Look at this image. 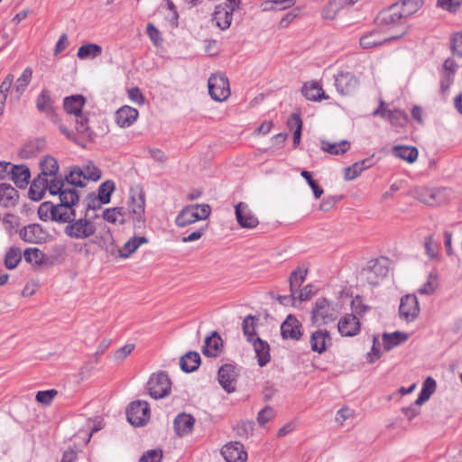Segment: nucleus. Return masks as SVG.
Returning a JSON list of instances; mask_svg holds the SVG:
<instances>
[{
  "instance_id": "c03bdc74",
  "label": "nucleus",
  "mask_w": 462,
  "mask_h": 462,
  "mask_svg": "<svg viewBox=\"0 0 462 462\" xmlns=\"http://www.w3.org/2000/svg\"><path fill=\"white\" fill-rule=\"evenodd\" d=\"M457 67V62L451 58H448L444 61L442 68L445 79L441 81V88L443 91L448 88L449 84L452 81V77L456 73Z\"/></svg>"
},
{
  "instance_id": "9d476101",
  "label": "nucleus",
  "mask_w": 462,
  "mask_h": 462,
  "mask_svg": "<svg viewBox=\"0 0 462 462\" xmlns=\"http://www.w3.org/2000/svg\"><path fill=\"white\" fill-rule=\"evenodd\" d=\"M337 318L335 309L327 299H319L311 311L312 321L318 326L334 321Z\"/></svg>"
},
{
  "instance_id": "f3484780",
  "label": "nucleus",
  "mask_w": 462,
  "mask_h": 462,
  "mask_svg": "<svg viewBox=\"0 0 462 462\" xmlns=\"http://www.w3.org/2000/svg\"><path fill=\"white\" fill-rule=\"evenodd\" d=\"M221 454L226 462H245L247 458L244 445L237 441L225 445Z\"/></svg>"
},
{
  "instance_id": "72a5a7b5",
  "label": "nucleus",
  "mask_w": 462,
  "mask_h": 462,
  "mask_svg": "<svg viewBox=\"0 0 462 462\" xmlns=\"http://www.w3.org/2000/svg\"><path fill=\"white\" fill-rule=\"evenodd\" d=\"M84 104L85 97L82 95H74L65 97L63 106L68 114L77 116L82 113Z\"/></svg>"
},
{
  "instance_id": "aec40b11",
  "label": "nucleus",
  "mask_w": 462,
  "mask_h": 462,
  "mask_svg": "<svg viewBox=\"0 0 462 462\" xmlns=\"http://www.w3.org/2000/svg\"><path fill=\"white\" fill-rule=\"evenodd\" d=\"M281 334L285 339L298 340L301 337V324L293 315L290 314L281 326Z\"/></svg>"
},
{
  "instance_id": "69168bd1",
  "label": "nucleus",
  "mask_w": 462,
  "mask_h": 462,
  "mask_svg": "<svg viewBox=\"0 0 462 462\" xmlns=\"http://www.w3.org/2000/svg\"><path fill=\"white\" fill-rule=\"evenodd\" d=\"M351 310L355 313L354 315L363 316L370 310V307L363 302L362 297L356 296L351 301Z\"/></svg>"
},
{
  "instance_id": "4c0bfd02",
  "label": "nucleus",
  "mask_w": 462,
  "mask_h": 462,
  "mask_svg": "<svg viewBox=\"0 0 462 462\" xmlns=\"http://www.w3.org/2000/svg\"><path fill=\"white\" fill-rule=\"evenodd\" d=\"M408 334L395 331L393 333L388 334L384 333L383 335V346L386 351H390L393 347L399 346L400 344L405 342L408 339Z\"/></svg>"
},
{
  "instance_id": "4468645a",
  "label": "nucleus",
  "mask_w": 462,
  "mask_h": 462,
  "mask_svg": "<svg viewBox=\"0 0 462 462\" xmlns=\"http://www.w3.org/2000/svg\"><path fill=\"white\" fill-rule=\"evenodd\" d=\"M58 179L59 178L48 180L39 174L38 177L35 178L31 184L28 191L29 198L34 201L41 200L43 198L46 190H49L51 193V187L53 183L56 182V180H58Z\"/></svg>"
},
{
  "instance_id": "603ef678",
  "label": "nucleus",
  "mask_w": 462,
  "mask_h": 462,
  "mask_svg": "<svg viewBox=\"0 0 462 462\" xmlns=\"http://www.w3.org/2000/svg\"><path fill=\"white\" fill-rule=\"evenodd\" d=\"M439 285V275L431 273L429 274L426 282L418 289V292L421 295H431L435 292Z\"/></svg>"
},
{
  "instance_id": "6ab92c4d",
  "label": "nucleus",
  "mask_w": 462,
  "mask_h": 462,
  "mask_svg": "<svg viewBox=\"0 0 462 462\" xmlns=\"http://www.w3.org/2000/svg\"><path fill=\"white\" fill-rule=\"evenodd\" d=\"M338 332L343 337H353L360 331L359 319L354 314H346L337 324Z\"/></svg>"
},
{
  "instance_id": "a18cd8bd",
  "label": "nucleus",
  "mask_w": 462,
  "mask_h": 462,
  "mask_svg": "<svg viewBox=\"0 0 462 462\" xmlns=\"http://www.w3.org/2000/svg\"><path fill=\"white\" fill-rule=\"evenodd\" d=\"M258 319L253 315L246 316L242 323L243 333L249 342H254L256 336V321Z\"/></svg>"
},
{
  "instance_id": "a878e982",
  "label": "nucleus",
  "mask_w": 462,
  "mask_h": 462,
  "mask_svg": "<svg viewBox=\"0 0 462 462\" xmlns=\"http://www.w3.org/2000/svg\"><path fill=\"white\" fill-rule=\"evenodd\" d=\"M42 172L40 175L43 176L47 179V177H50L51 179L55 178H62L61 175H59V163L58 161L51 156L46 155L42 158V160L40 162Z\"/></svg>"
},
{
  "instance_id": "e2e57ef3",
  "label": "nucleus",
  "mask_w": 462,
  "mask_h": 462,
  "mask_svg": "<svg viewBox=\"0 0 462 462\" xmlns=\"http://www.w3.org/2000/svg\"><path fill=\"white\" fill-rule=\"evenodd\" d=\"M54 208L55 204H52L51 202L46 201L42 203L38 208L39 217L43 221H46L49 218L53 220Z\"/></svg>"
},
{
  "instance_id": "ddd939ff",
  "label": "nucleus",
  "mask_w": 462,
  "mask_h": 462,
  "mask_svg": "<svg viewBox=\"0 0 462 462\" xmlns=\"http://www.w3.org/2000/svg\"><path fill=\"white\" fill-rule=\"evenodd\" d=\"M237 376L238 374L236 370V367L231 364L223 365L217 373L220 385L228 393H234L236 391Z\"/></svg>"
},
{
  "instance_id": "a19ab883",
  "label": "nucleus",
  "mask_w": 462,
  "mask_h": 462,
  "mask_svg": "<svg viewBox=\"0 0 462 462\" xmlns=\"http://www.w3.org/2000/svg\"><path fill=\"white\" fill-rule=\"evenodd\" d=\"M295 0H266L261 3L260 8L263 12L282 11L292 7Z\"/></svg>"
},
{
  "instance_id": "2f4dec72",
  "label": "nucleus",
  "mask_w": 462,
  "mask_h": 462,
  "mask_svg": "<svg viewBox=\"0 0 462 462\" xmlns=\"http://www.w3.org/2000/svg\"><path fill=\"white\" fill-rule=\"evenodd\" d=\"M252 344L254 347L259 365L264 366L270 362L271 358L269 344L266 341L262 340L259 337H256Z\"/></svg>"
},
{
  "instance_id": "393cba45",
  "label": "nucleus",
  "mask_w": 462,
  "mask_h": 462,
  "mask_svg": "<svg viewBox=\"0 0 462 462\" xmlns=\"http://www.w3.org/2000/svg\"><path fill=\"white\" fill-rule=\"evenodd\" d=\"M195 419L187 413L179 414L173 421L174 430L180 437L189 434L194 427Z\"/></svg>"
},
{
  "instance_id": "ea45409f",
  "label": "nucleus",
  "mask_w": 462,
  "mask_h": 462,
  "mask_svg": "<svg viewBox=\"0 0 462 462\" xmlns=\"http://www.w3.org/2000/svg\"><path fill=\"white\" fill-rule=\"evenodd\" d=\"M102 54V47L96 43H87L80 46L77 56L80 60H93Z\"/></svg>"
},
{
  "instance_id": "7ed1b4c3",
  "label": "nucleus",
  "mask_w": 462,
  "mask_h": 462,
  "mask_svg": "<svg viewBox=\"0 0 462 462\" xmlns=\"http://www.w3.org/2000/svg\"><path fill=\"white\" fill-rule=\"evenodd\" d=\"M211 213L208 204H195L185 207L176 217L175 223L178 226H187L198 220L207 219Z\"/></svg>"
},
{
  "instance_id": "f03ea898",
  "label": "nucleus",
  "mask_w": 462,
  "mask_h": 462,
  "mask_svg": "<svg viewBox=\"0 0 462 462\" xmlns=\"http://www.w3.org/2000/svg\"><path fill=\"white\" fill-rule=\"evenodd\" d=\"M101 177V171L92 162H88L82 168L74 166L65 180L68 184L76 187H84L85 180L97 181Z\"/></svg>"
},
{
  "instance_id": "864d4df0",
  "label": "nucleus",
  "mask_w": 462,
  "mask_h": 462,
  "mask_svg": "<svg viewBox=\"0 0 462 462\" xmlns=\"http://www.w3.org/2000/svg\"><path fill=\"white\" fill-rule=\"evenodd\" d=\"M32 77V69L29 67L23 69L22 75L16 79L14 89L19 94H23L28 85L30 84Z\"/></svg>"
},
{
  "instance_id": "423d86ee",
  "label": "nucleus",
  "mask_w": 462,
  "mask_h": 462,
  "mask_svg": "<svg viewBox=\"0 0 462 462\" xmlns=\"http://www.w3.org/2000/svg\"><path fill=\"white\" fill-rule=\"evenodd\" d=\"M96 232V226L87 217L73 218L64 228V233L73 239H87Z\"/></svg>"
},
{
  "instance_id": "09e8293b",
  "label": "nucleus",
  "mask_w": 462,
  "mask_h": 462,
  "mask_svg": "<svg viewBox=\"0 0 462 462\" xmlns=\"http://www.w3.org/2000/svg\"><path fill=\"white\" fill-rule=\"evenodd\" d=\"M125 211L123 208H106L103 212V218L112 224H124L125 223Z\"/></svg>"
},
{
  "instance_id": "cd10ccee",
  "label": "nucleus",
  "mask_w": 462,
  "mask_h": 462,
  "mask_svg": "<svg viewBox=\"0 0 462 462\" xmlns=\"http://www.w3.org/2000/svg\"><path fill=\"white\" fill-rule=\"evenodd\" d=\"M10 173L12 175V180L14 184L20 188L23 189L29 183V180L31 177L30 170L25 165H14L12 166V170H10Z\"/></svg>"
},
{
  "instance_id": "c9c22d12",
  "label": "nucleus",
  "mask_w": 462,
  "mask_h": 462,
  "mask_svg": "<svg viewBox=\"0 0 462 462\" xmlns=\"http://www.w3.org/2000/svg\"><path fill=\"white\" fill-rule=\"evenodd\" d=\"M147 243L148 239L145 236H133L127 242H125L123 248L119 250V256L121 258H128L142 245Z\"/></svg>"
},
{
  "instance_id": "58836bf2",
  "label": "nucleus",
  "mask_w": 462,
  "mask_h": 462,
  "mask_svg": "<svg viewBox=\"0 0 462 462\" xmlns=\"http://www.w3.org/2000/svg\"><path fill=\"white\" fill-rule=\"evenodd\" d=\"M393 154L410 163L414 162L419 155L418 150L412 146L396 145L393 148Z\"/></svg>"
},
{
  "instance_id": "c85d7f7f",
  "label": "nucleus",
  "mask_w": 462,
  "mask_h": 462,
  "mask_svg": "<svg viewBox=\"0 0 462 462\" xmlns=\"http://www.w3.org/2000/svg\"><path fill=\"white\" fill-rule=\"evenodd\" d=\"M301 92L307 99L311 101H320L328 98L318 82L305 83L301 88Z\"/></svg>"
},
{
  "instance_id": "f704fd0d",
  "label": "nucleus",
  "mask_w": 462,
  "mask_h": 462,
  "mask_svg": "<svg viewBox=\"0 0 462 462\" xmlns=\"http://www.w3.org/2000/svg\"><path fill=\"white\" fill-rule=\"evenodd\" d=\"M370 160L365 159L353 163L352 165L344 169V178L346 180H353L356 179L365 170L371 167Z\"/></svg>"
},
{
  "instance_id": "3c124183",
  "label": "nucleus",
  "mask_w": 462,
  "mask_h": 462,
  "mask_svg": "<svg viewBox=\"0 0 462 462\" xmlns=\"http://www.w3.org/2000/svg\"><path fill=\"white\" fill-rule=\"evenodd\" d=\"M22 260V252L17 247H11L5 256V266L9 269H14Z\"/></svg>"
},
{
  "instance_id": "49530a36",
  "label": "nucleus",
  "mask_w": 462,
  "mask_h": 462,
  "mask_svg": "<svg viewBox=\"0 0 462 462\" xmlns=\"http://www.w3.org/2000/svg\"><path fill=\"white\" fill-rule=\"evenodd\" d=\"M307 275V269L298 267L293 270L290 275V291L296 293L300 285L304 282Z\"/></svg>"
},
{
  "instance_id": "8fccbe9b",
  "label": "nucleus",
  "mask_w": 462,
  "mask_h": 462,
  "mask_svg": "<svg viewBox=\"0 0 462 462\" xmlns=\"http://www.w3.org/2000/svg\"><path fill=\"white\" fill-rule=\"evenodd\" d=\"M399 3L401 5V11L406 19L422 7L424 0H402Z\"/></svg>"
},
{
  "instance_id": "13d9d810",
  "label": "nucleus",
  "mask_w": 462,
  "mask_h": 462,
  "mask_svg": "<svg viewBox=\"0 0 462 462\" xmlns=\"http://www.w3.org/2000/svg\"><path fill=\"white\" fill-rule=\"evenodd\" d=\"M24 260L27 263L41 265L44 263V254L38 248H28L23 253Z\"/></svg>"
},
{
  "instance_id": "f8f14e48",
  "label": "nucleus",
  "mask_w": 462,
  "mask_h": 462,
  "mask_svg": "<svg viewBox=\"0 0 462 462\" xmlns=\"http://www.w3.org/2000/svg\"><path fill=\"white\" fill-rule=\"evenodd\" d=\"M235 214L238 225L243 228H254L259 224L257 217L245 202H239L235 206Z\"/></svg>"
},
{
  "instance_id": "4be33fe9",
  "label": "nucleus",
  "mask_w": 462,
  "mask_h": 462,
  "mask_svg": "<svg viewBox=\"0 0 462 462\" xmlns=\"http://www.w3.org/2000/svg\"><path fill=\"white\" fill-rule=\"evenodd\" d=\"M311 350L321 354L325 352L331 343V337L328 330L319 329L311 334L310 339Z\"/></svg>"
},
{
  "instance_id": "dca6fc26",
  "label": "nucleus",
  "mask_w": 462,
  "mask_h": 462,
  "mask_svg": "<svg viewBox=\"0 0 462 462\" xmlns=\"http://www.w3.org/2000/svg\"><path fill=\"white\" fill-rule=\"evenodd\" d=\"M399 312L401 317L405 320H414L420 313V307L417 297L415 295L410 294L403 296L401 299Z\"/></svg>"
},
{
  "instance_id": "20e7f679",
  "label": "nucleus",
  "mask_w": 462,
  "mask_h": 462,
  "mask_svg": "<svg viewBox=\"0 0 462 462\" xmlns=\"http://www.w3.org/2000/svg\"><path fill=\"white\" fill-rule=\"evenodd\" d=\"M388 272L389 270L384 261L371 260L360 271L358 279L363 284L367 283L374 286L387 276Z\"/></svg>"
},
{
  "instance_id": "e433bc0d",
  "label": "nucleus",
  "mask_w": 462,
  "mask_h": 462,
  "mask_svg": "<svg viewBox=\"0 0 462 462\" xmlns=\"http://www.w3.org/2000/svg\"><path fill=\"white\" fill-rule=\"evenodd\" d=\"M77 217L76 211L71 207L56 204L54 208L53 221L59 223H67Z\"/></svg>"
},
{
  "instance_id": "0eeeda50",
  "label": "nucleus",
  "mask_w": 462,
  "mask_h": 462,
  "mask_svg": "<svg viewBox=\"0 0 462 462\" xmlns=\"http://www.w3.org/2000/svg\"><path fill=\"white\" fill-rule=\"evenodd\" d=\"M171 382L164 372L154 373L147 383V391L155 400L162 399L171 393Z\"/></svg>"
},
{
  "instance_id": "79ce46f5",
  "label": "nucleus",
  "mask_w": 462,
  "mask_h": 462,
  "mask_svg": "<svg viewBox=\"0 0 462 462\" xmlns=\"http://www.w3.org/2000/svg\"><path fill=\"white\" fill-rule=\"evenodd\" d=\"M436 381L432 377H427L423 383L422 389L415 401V405L419 406L427 402L436 391Z\"/></svg>"
},
{
  "instance_id": "37998d69",
  "label": "nucleus",
  "mask_w": 462,
  "mask_h": 462,
  "mask_svg": "<svg viewBox=\"0 0 462 462\" xmlns=\"http://www.w3.org/2000/svg\"><path fill=\"white\" fill-rule=\"evenodd\" d=\"M350 148V143L341 141L340 143H330L328 141H321V149L330 154L339 155L345 153Z\"/></svg>"
},
{
  "instance_id": "39448f33",
  "label": "nucleus",
  "mask_w": 462,
  "mask_h": 462,
  "mask_svg": "<svg viewBox=\"0 0 462 462\" xmlns=\"http://www.w3.org/2000/svg\"><path fill=\"white\" fill-rule=\"evenodd\" d=\"M405 17L401 11V5L396 2L391 5L389 7L382 10L376 16V23L380 26H387L390 29L399 28L400 32L408 26L402 27L403 25Z\"/></svg>"
},
{
  "instance_id": "bb28decb",
  "label": "nucleus",
  "mask_w": 462,
  "mask_h": 462,
  "mask_svg": "<svg viewBox=\"0 0 462 462\" xmlns=\"http://www.w3.org/2000/svg\"><path fill=\"white\" fill-rule=\"evenodd\" d=\"M221 346L222 338L217 332L214 331L211 336L205 338L202 352L206 356L216 357L219 353Z\"/></svg>"
},
{
  "instance_id": "7c9ffc66",
  "label": "nucleus",
  "mask_w": 462,
  "mask_h": 462,
  "mask_svg": "<svg viewBox=\"0 0 462 462\" xmlns=\"http://www.w3.org/2000/svg\"><path fill=\"white\" fill-rule=\"evenodd\" d=\"M200 362L201 359L199 354L195 351H190L180 357V366L183 372L191 373L199 368Z\"/></svg>"
},
{
  "instance_id": "1a4fd4ad",
  "label": "nucleus",
  "mask_w": 462,
  "mask_h": 462,
  "mask_svg": "<svg viewBox=\"0 0 462 462\" xmlns=\"http://www.w3.org/2000/svg\"><path fill=\"white\" fill-rule=\"evenodd\" d=\"M128 421L135 426H143L150 419V406L146 401L132 402L126 409Z\"/></svg>"
},
{
  "instance_id": "a211bd4d",
  "label": "nucleus",
  "mask_w": 462,
  "mask_h": 462,
  "mask_svg": "<svg viewBox=\"0 0 462 462\" xmlns=\"http://www.w3.org/2000/svg\"><path fill=\"white\" fill-rule=\"evenodd\" d=\"M335 86L341 95L352 94L358 86V79L350 72H340L335 79Z\"/></svg>"
},
{
  "instance_id": "bf43d9fd",
  "label": "nucleus",
  "mask_w": 462,
  "mask_h": 462,
  "mask_svg": "<svg viewBox=\"0 0 462 462\" xmlns=\"http://www.w3.org/2000/svg\"><path fill=\"white\" fill-rule=\"evenodd\" d=\"M344 7L342 3L329 2L322 10L321 15L326 20H334L338 11Z\"/></svg>"
},
{
  "instance_id": "9b49d317",
  "label": "nucleus",
  "mask_w": 462,
  "mask_h": 462,
  "mask_svg": "<svg viewBox=\"0 0 462 462\" xmlns=\"http://www.w3.org/2000/svg\"><path fill=\"white\" fill-rule=\"evenodd\" d=\"M208 86L209 95L216 101H224L230 96L229 82L223 74H212Z\"/></svg>"
},
{
  "instance_id": "c756f323",
  "label": "nucleus",
  "mask_w": 462,
  "mask_h": 462,
  "mask_svg": "<svg viewBox=\"0 0 462 462\" xmlns=\"http://www.w3.org/2000/svg\"><path fill=\"white\" fill-rule=\"evenodd\" d=\"M18 198V192L12 185L0 184V205L5 208L14 206Z\"/></svg>"
},
{
  "instance_id": "338daca9",
  "label": "nucleus",
  "mask_w": 462,
  "mask_h": 462,
  "mask_svg": "<svg viewBox=\"0 0 462 462\" xmlns=\"http://www.w3.org/2000/svg\"><path fill=\"white\" fill-rule=\"evenodd\" d=\"M40 151V141L30 142L24 145L20 151V155L23 158L29 159L33 157Z\"/></svg>"
},
{
  "instance_id": "5701e85b",
  "label": "nucleus",
  "mask_w": 462,
  "mask_h": 462,
  "mask_svg": "<svg viewBox=\"0 0 462 462\" xmlns=\"http://www.w3.org/2000/svg\"><path fill=\"white\" fill-rule=\"evenodd\" d=\"M138 116L137 109L124 106L116 111V121L120 127H129L137 120Z\"/></svg>"
},
{
  "instance_id": "f257e3e1",
  "label": "nucleus",
  "mask_w": 462,
  "mask_h": 462,
  "mask_svg": "<svg viewBox=\"0 0 462 462\" xmlns=\"http://www.w3.org/2000/svg\"><path fill=\"white\" fill-rule=\"evenodd\" d=\"M129 214L134 229H143L145 226V193L140 187L130 189L127 203Z\"/></svg>"
},
{
  "instance_id": "2eb2a0df",
  "label": "nucleus",
  "mask_w": 462,
  "mask_h": 462,
  "mask_svg": "<svg viewBox=\"0 0 462 462\" xmlns=\"http://www.w3.org/2000/svg\"><path fill=\"white\" fill-rule=\"evenodd\" d=\"M408 33V29L404 28L401 32L395 35H392L388 38L380 37V32L377 31H372L360 38V45L364 49L373 48L378 45H382L384 42H391L393 40L400 39Z\"/></svg>"
},
{
  "instance_id": "b1692460",
  "label": "nucleus",
  "mask_w": 462,
  "mask_h": 462,
  "mask_svg": "<svg viewBox=\"0 0 462 462\" xmlns=\"http://www.w3.org/2000/svg\"><path fill=\"white\" fill-rule=\"evenodd\" d=\"M234 12L235 11L228 8L226 5H217L213 14V20L216 22L217 26L221 30L228 29L232 23Z\"/></svg>"
},
{
  "instance_id": "4d7b16f0",
  "label": "nucleus",
  "mask_w": 462,
  "mask_h": 462,
  "mask_svg": "<svg viewBox=\"0 0 462 462\" xmlns=\"http://www.w3.org/2000/svg\"><path fill=\"white\" fill-rule=\"evenodd\" d=\"M115 188L114 181L106 180L99 186L98 192L96 195L101 199V202L107 204L110 202L111 194L114 192Z\"/></svg>"
},
{
  "instance_id": "412c9836",
  "label": "nucleus",
  "mask_w": 462,
  "mask_h": 462,
  "mask_svg": "<svg viewBox=\"0 0 462 462\" xmlns=\"http://www.w3.org/2000/svg\"><path fill=\"white\" fill-rule=\"evenodd\" d=\"M45 232L39 224H31L20 230V237L32 244H40L45 240Z\"/></svg>"
},
{
  "instance_id": "0e129e2a",
  "label": "nucleus",
  "mask_w": 462,
  "mask_h": 462,
  "mask_svg": "<svg viewBox=\"0 0 462 462\" xmlns=\"http://www.w3.org/2000/svg\"><path fill=\"white\" fill-rule=\"evenodd\" d=\"M254 430V421H241L239 422L235 430L236 434L241 438H248L251 436Z\"/></svg>"
},
{
  "instance_id": "6e6d98bb",
  "label": "nucleus",
  "mask_w": 462,
  "mask_h": 462,
  "mask_svg": "<svg viewBox=\"0 0 462 462\" xmlns=\"http://www.w3.org/2000/svg\"><path fill=\"white\" fill-rule=\"evenodd\" d=\"M14 82V75L8 74L0 85V116L3 114L4 106L7 99V93Z\"/></svg>"
},
{
  "instance_id": "6e6552de",
  "label": "nucleus",
  "mask_w": 462,
  "mask_h": 462,
  "mask_svg": "<svg viewBox=\"0 0 462 462\" xmlns=\"http://www.w3.org/2000/svg\"><path fill=\"white\" fill-rule=\"evenodd\" d=\"M66 180L59 178L51 187V195H59L60 205L73 208L79 200V195L74 188L69 187Z\"/></svg>"
},
{
  "instance_id": "052dcab7",
  "label": "nucleus",
  "mask_w": 462,
  "mask_h": 462,
  "mask_svg": "<svg viewBox=\"0 0 462 462\" xmlns=\"http://www.w3.org/2000/svg\"><path fill=\"white\" fill-rule=\"evenodd\" d=\"M83 204L85 205L86 208L85 217H87L89 210H97L101 208L105 202H101V199L95 193H89L84 199Z\"/></svg>"
},
{
  "instance_id": "774afa93",
  "label": "nucleus",
  "mask_w": 462,
  "mask_h": 462,
  "mask_svg": "<svg viewBox=\"0 0 462 462\" xmlns=\"http://www.w3.org/2000/svg\"><path fill=\"white\" fill-rule=\"evenodd\" d=\"M450 50L454 55L462 58V32H457L451 37Z\"/></svg>"
},
{
  "instance_id": "680f3d73",
  "label": "nucleus",
  "mask_w": 462,
  "mask_h": 462,
  "mask_svg": "<svg viewBox=\"0 0 462 462\" xmlns=\"http://www.w3.org/2000/svg\"><path fill=\"white\" fill-rule=\"evenodd\" d=\"M88 427L89 428L90 431L79 430V433H78L79 438L85 439V443L86 444L90 441V439H91L92 434L94 432H97V431L100 430L103 428V424H102L101 420L92 421V420H88Z\"/></svg>"
},
{
  "instance_id": "5fc2aeb1",
  "label": "nucleus",
  "mask_w": 462,
  "mask_h": 462,
  "mask_svg": "<svg viewBox=\"0 0 462 462\" xmlns=\"http://www.w3.org/2000/svg\"><path fill=\"white\" fill-rule=\"evenodd\" d=\"M391 125L394 127H403L408 121V115L400 109L388 111V117Z\"/></svg>"
},
{
  "instance_id": "de8ad7c7",
  "label": "nucleus",
  "mask_w": 462,
  "mask_h": 462,
  "mask_svg": "<svg viewBox=\"0 0 462 462\" xmlns=\"http://www.w3.org/2000/svg\"><path fill=\"white\" fill-rule=\"evenodd\" d=\"M450 190L446 188H434L431 191L430 206H440L447 203L450 197Z\"/></svg>"
},
{
  "instance_id": "473e14b6",
  "label": "nucleus",
  "mask_w": 462,
  "mask_h": 462,
  "mask_svg": "<svg viewBox=\"0 0 462 462\" xmlns=\"http://www.w3.org/2000/svg\"><path fill=\"white\" fill-rule=\"evenodd\" d=\"M37 109L44 112L46 115L51 116L54 123H58L57 116L53 112L52 102L49 92L43 89L38 96L36 100Z\"/></svg>"
}]
</instances>
